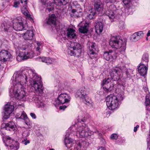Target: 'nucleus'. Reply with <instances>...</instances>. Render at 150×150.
Masks as SVG:
<instances>
[{"mask_svg": "<svg viewBox=\"0 0 150 150\" xmlns=\"http://www.w3.org/2000/svg\"><path fill=\"white\" fill-rule=\"evenodd\" d=\"M16 81H20L25 86L28 81H30L31 86L34 89L36 94H42L43 93V88L41 84V78L35 70L31 69L18 71L16 73Z\"/></svg>", "mask_w": 150, "mask_h": 150, "instance_id": "f257e3e1", "label": "nucleus"}, {"mask_svg": "<svg viewBox=\"0 0 150 150\" xmlns=\"http://www.w3.org/2000/svg\"><path fill=\"white\" fill-rule=\"evenodd\" d=\"M126 67L124 66H117L114 68H112L110 72L111 78H106L103 79L101 83L102 86L105 93L110 92L112 89L115 83H117L120 86L121 89L124 90V84L121 79L120 76L122 73L126 71Z\"/></svg>", "mask_w": 150, "mask_h": 150, "instance_id": "f03ea898", "label": "nucleus"}, {"mask_svg": "<svg viewBox=\"0 0 150 150\" xmlns=\"http://www.w3.org/2000/svg\"><path fill=\"white\" fill-rule=\"evenodd\" d=\"M14 77L15 78L13 81V84L9 88L10 96L12 97L14 95L17 99L22 101H25L28 98L29 99L28 100L30 99L31 97H28L24 90V86H25V85H23L20 81H16V73L14 75Z\"/></svg>", "mask_w": 150, "mask_h": 150, "instance_id": "7ed1b4c3", "label": "nucleus"}, {"mask_svg": "<svg viewBox=\"0 0 150 150\" xmlns=\"http://www.w3.org/2000/svg\"><path fill=\"white\" fill-rule=\"evenodd\" d=\"M124 91L122 89L120 91L119 88L117 89L116 91L118 93L117 95L110 94L107 96L106 98V105L109 109L114 110L117 108L120 101L123 100L124 97Z\"/></svg>", "mask_w": 150, "mask_h": 150, "instance_id": "20e7f679", "label": "nucleus"}, {"mask_svg": "<svg viewBox=\"0 0 150 150\" xmlns=\"http://www.w3.org/2000/svg\"><path fill=\"white\" fill-rule=\"evenodd\" d=\"M110 45L112 47L118 49V51L123 54L126 50V42L119 36H111Z\"/></svg>", "mask_w": 150, "mask_h": 150, "instance_id": "39448f33", "label": "nucleus"}, {"mask_svg": "<svg viewBox=\"0 0 150 150\" xmlns=\"http://www.w3.org/2000/svg\"><path fill=\"white\" fill-rule=\"evenodd\" d=\"M78 125L76 129L77 136L81 138L87 137L92 134L93 132L85 124H83L81 125L78 124Z\"/></svg>", "mask_w": 150, "mask_h": 150, "instance_id": "423d86ee", "label": "nucleus"}, {"mask_svg": "<svg viewBox=\"0 0 150 150\" xmlns=\"http://www.w3.org/2000/svg\"><path fill=\"white\" fill-rule=\"evenodd\" d=\"M30 54V53L28 51V49L25 47V46H23L21 48L16 59L19 61L25 60L32 57Z\"/></svg>", "mask_w": 150, "mask_h": 150, "instance_id": "0eeeda50", "label": "nucleus"}, {"mask_svg": "<svg viewBox=\"0 0 150 150\" xmlns=\"http://www.w3.org/2000/svg\"><path fill=\"white\" fill-rule=\"evenodd\" d=\"M88 145L86 142L79 140L76 141L75 143H73L71 150H86Z\"/></svg>", "mask_w": 150, "mask_h": 150, "instance_id": "6e6552de", "label": "nucleus"}, {"mask_svg": "<svg viewBox=\"0 0 150 150\" xmlns=\"http://www.w3.org/2000/svg\"><path fill=\"white\" fill-rule=\"evenodd\" d=\"M13 27L16 31H20L26 29L25 27L23 26L20 17H17L13 20Z\"/></svg>", "mask_w": 150, "mask_h": 150, "instance_id": "1a4fd4ad", "label": "nucleus"}, {"mask_svg": "<svg viewBox=\"0 0 150 150\" xmlns=\"http://www.w3.org/2000/svg\"><path fill=\"white\" fill-rule=\"evenodd\" d=\"M5 144L8 148L11 150H17L19 148L18 142L11 139L9 137H7Z\"/></svg>", "mask_w": 150, "mask_h": 150, "instance_id": "9d476101", "label": "nucleus"}, {"mask_svg": "<svg viewBox=\"0 0 150 150\" xmlns=\"http://www.w3.org/2000/svg\"><path fill=\"white\" fill-rule=\"evenodd\" d=\"M71 100L70 96L66 93L60 94L58 96L55 102L57 105L64 104L69 102Z\"/></svg>", "mask_w": 150, "mask_h": 150, "instance_id": "9b49d317", "label": "nucleus"}, {"mask_svg": "<svg viewBox=\"0 0 150 150\" xmlns=\"http://www.w3.org/2000/svg\"><path fill=\"white\" fill-rule=\"evenodd\" d=\"M118 10H117L115 6L112 4L110 6L109 8L105 12V14L108 16L112 21L114 18L116 13L117 12Z\"/></svg>", "mask_w": 150, "mask_h": 150, "instance_id": "f8f14e48", "label": "nucleus"}, {"mask_svg": "<svg viewBox=\"0 0 150 150\" xmlns=\"http://www.w3.org/2000/svg\"><path fill=\"white\" fill-rule=\"evenodd\" d=\"M41 94H36L32 98H30L29 100V101H34L37 106L38 107H42L44 106L45 103L44 102L42 99V97L40 95Z\"/></svg>", "mask_w": 150, "mask_h": 150, "instance_id": "ddd939ff", "label": "nucleus"}, {"mask_svg": "<svg viewBox=\"0 0 150 150\" xmlns=\"http://www.w3.org/2000/svg\"><path fill=\"white\" fill-rule=\"evenodd\" d=\"M14 109V107L12 105L9 103L7 104L4 107V118L5 119L8 118Z\"/></svg>", "mask_w": 150, "mask_h": 150, "instance_id": "4468645a", "label": "nucleus"}, {"mask_svg": "<svg viewBox=\"0 0 150 150\" xmlns=\"http://www.w3.org/2000/svg\"><path fill=\"white\" fill-rule=\"evenodd\" d=\"M103 58L107 61H112L116 57V54L115 51L110 50L109 51H106L104 52Z\"/></svg>", "mask_w": 150, "mask_h": 150, "instance_id": "2eb2a0df", "label": "nucleus"}, {"mask_svg": "<svg viewBox=\"0 0 150 150\" xmlns=\"http://www.w3.org/2000/svg\"><path fill=\"white\" fill-rule=\"evenodd\" d=\"M89 93L88 89L85 87H83L78 89L76 93V97L83 98L87 96Z\"/></svg>", "mask_w": 150, "mask_h": 150, "instance_id": "dca6fc26", "label": "nucleus"}, {"mask_svg": "<svg viewBox=\"0 0 150 150\" xmlns=\"http://www.w3.org/2000/svg\"><path fill=\"white\" fill-rule=\"evenodd\" d=\"M22 4L24 2V4L23 5V7L21 8V10L22 13L24 15L26 16L29 19L32 20V17L30 14L28 10L26 9V6H27V1L28 0H20Z\"/></svg>", "mask_w": 150, "mask_h": 150, "instance_id": "f3484780", "label": "nucleus"}, {"mask_svg": "<svg viewBox=\"0 0 150 150\" xmlns=\"http://www.w3.org/2000/svg\"><path fill=\"white\" fill-rule=\"evenodd\" d=\"M10 56V53L8 51L2 50L0 52V60L2 62L8 61Z\"/></svg>", "mask_w": 150, "mask_h": 150, "instance_id": "a211bd4d", "label": "nucleus"}, {"mask_svg": "<svg viewBox=\"0 0 150 150\" xmlns=\"http://www.w3.org/2000/svg\"><path fill=\"white\" fill-rule=\"evenodd\" d=\"M70 48L74 51H76L78 54L81 52V46L80 44L76 42H72L70 45Z\"/></svg>", "mask_w": 150, "mask_h": 150, "instance_id": "6ab92c4d", "label": "nucleus"}, {"mask_svg": "<svg viewBox=\"0 0 150 150\" xmlns=\"http://www.w3.org/2000/svg\"><path fill=\"white\" fill-rule=\"evenodd\" d=\"M145 103L146 110L148 111L146 113V117L147 118H149L150 117L149 115V113H150V95L149 94H147L146 96Z\"/></svg>", "mask_w": 150, "mask_h": 150, "instance_id": "aec40b11", "label": "nucleus"}, {"mask_svg": "<svg viewBox=\"0 0 150 150\" xmlns=\"http://www.w3.org/2000/svg\"><path fill=\"white\" fill-rule=\"evenodd\" d=\"M144 35L142 31H140L134 33L131 37V40L133 41L136 42L139 40Z\"/></svg>", "mask_w": 150, "mask_h": 150, "instance_id": "412c9836", "label": "nucleus"}, {"mask_svg": "<svg viewBox=\"0 0 150 150\" xmlns=\"http://www.w3.org/2000/svg\"><path fill=\"white\" fill-rule=\"evenodd\" d=\"M1 127L2 129H5L7 130H11L14 127V123L12 121H10L7 123H4L2 124Z\"/></svg>", "mask_w": 150, "mask_h": 150, "instance_id": "4be33fe9", "label": "nucleus"}, {"mask_svg": "<svg viewBox=\"0 0 150 150\" xmlns=\"http://www.w3.org/2000/svg\"><path fill=\"white\" fill-rule=\"evenodd\" d=\"M69 133L68 132H67L66 135V137L64 139V143L66 147L68 148H70V149H71V147L73 146V144L72 143L73 142V140L71 138L68 137Z\"/></svg>", "mask_w": 150, "mask_h": 150, "instance_id": "5701e85b", "label": "nucleus"}, {"mask_svg": "<svg viewBox=\"0 0 150 150\" xmlns=\"http://www.w3.org/2000/svg\"><path fill=\"white\" fill-rule=\"evenodd\" d=\"M138 71L141 75L144 76L145 75L147 72L148 68L144 64H141L138 68Z\"/></svg>", "mask_w": 150, "mask_h": 150, "instance_id": "b1692460", "label": "nucleus"}, {"mask_svg": "<svg viewBox=\"0 0 150 150\" xmlns=\"http://www.w3.org/2000/svg\"><path fill=\"white\" fill-rule=\"evenodd\" d=\"M95 43L91 42H88L87 43V45L88 47H89L90 50V54L91 55L90 57L93 58L91 55H94L95 53L96 49L95 47Z\"/></svg>", "mask_w": 150, "mask_h": 150, "instance_id": "393cba45", "label": "nucleus"}, {"mask_svg": "<svg viewBox=\"0 0 150 150\" xmlns=\"http://www.w3.org/2000/svg\"><path fill=\"white\" fill-rule=\"evenodd\" d=\"M95 11L101 12L103 10V5L100 1L99 0L97 2H95L94 5Z\"/></svg>", "mask_w": 150, "mask_h": 150, "instance_id": "a878e982", "label": "nucleus"}, {"mask_svg": "<svg viewBox=\"0 0 150 150\" xmlns=\"http://www.w3.org/2000/svg\"><path fill=\"white\" fill-rule=\"evenodd\" d=\"M23 37L25 40H32L33 38V33L32 31L28 30L24 34Z\"/></svg>", "mask_w": 150, "mask_h": 150, "instance_id": "bb28decb", "label": "nucleus"}, {"mask_svg": "<svg viewBox=\"0 0 150 150\" xmlns=\"http://www.w3.org/2000/svg\"><path fill=\"white\" fill-rule=\"evenodd\" d=\"M103 23L102 22H99L96 23L95 26L96 32L98 33H100L103 31Z\"/></svg>", "mask_w": 150, "mask_h": 150, "instance_id": "cd10ccee", "label": "nucleus"}, {"mask_svg": "<svg viewBox=\"0 0 150 150\" xmlns=\"http://www.w3.org/2000/svg\"><path fill=\"white\" fill-rule=\"evenodd\" d=\"M69 0H54V4L57 6V8H59V6L66 5Z\"/></svg>", "mask_w": 150, "mask_h": 150, "instance_id": "c85d7f7f", "label": "nucleus"}, {"mask_svg": "<svg viewBox=\"0 0 150 150\" xmlns=\"http://www.w3.org/2000/svg\"><path fill=\"white\" fill-rule=\"evenodd\" d=\"M67 36L71 38H74L76 36V31L71 28H68L67 30Z\"/></svg>", "mask_w": 150, "mask_h": 150, "instance_id": "c756f323", "label": "nucleus"}, {"mask_svg": "<svg viewBox=\"0 0 150 150\" xmlns=\"http://www.w3.org/2000/svg\"><path fill=\"white\" fill-rule=\"evenodd\" d=\"M84 24L83 25H81L79 28V31L83 33H86L87 32L89 27V23H88L85 22Z\"/></svg>", "mask_w": 150, "mask_h": 150, "instance_id": "7c9ffc66", "label": "nucleus"}, {"mask_svg": "<svg viewBox=\"0 0 150 150\" xmlns=\"http://www.w3.org/2000/svg\"><path fill=\"white\" fill-rule=\"evenodd\" d=\"M39 59L40 61L44 62L47 64H51L55 61L54 59L49 57H42V58L40 57Z\"/></svg>", "mask_w": 150, "mask_h": 150, "instance_id": "2f4dec72", "label": "nucleus"}, {"mask_svg": "<svg viewBox=\"0 0 150 150\" xmlns=\"http://www.w3.org/2000/svg\"><path fill=\"white\" fill-rule=\"evenodd\" d=\"M96 13L95 10L93 8H91V10H89L88 12V15L86 18L88 20H90L93 19L96 16Z\"/></svg>", "mask_w": 150, "mask_h": 150, "instance_id": "473e14b6", "label": "nucleus"}, {"mask_svg": "<svg viewBox=\"0 0 150 150\" xmlns=\"http://www.w3.org/2000/svg\"><path fill=\"white\" fill-rule=\"evenodd\" d=\"M82 9H72L71 12L74 14L75 17H79L82 16L83 13Z\"/></svg>", "mask_w": 150, "mask_h": 150, "instance_id": "72a5a7b5", "label": "nucleus"}, {"mask_svg": "<svg viewBox=\"0 0 150 150\" xmlns=\"http://www.w3.org/2000/svg\"><path fill=\"white\" fill-rule=\"evenodd\" d=\"M47 23L48 24H53L56 25V17L54 14L51 15L47 21Z\"/></svg>", "mask_w": 150, "mask_h": 150, "instance_id": "f704fd0d", "label": "nucleus"}, {"mask_svg": "<svg viewBox=\"0 0 150 150\" xmlns=\"http://www.w3.org/2000/svg\"><path fill=\"white\" fill-rule=\"evenodd\" d=\"M148 58L149 56L147 54H144L142 57V60L140 64L144 65L146 64L147 65L149 61Z\"/></svg>", "mask_w": 150, "mask_h": 150, "instance_id": "c9c22d12", "label": "nucleus"}, {"mask_svg": "<svg viewBox=\"0 0 150 150\" xmlns=\"http://www.w3.org/2000/svg\"><path fill=\"white\" fill-rule=\"evenodd\" d=\"M20 119H23L24 120L25 124L27 125H28L30 124V120L28 118L27 115L25 112H23L22 115L20 116Z\"/></svg>", "mask_w": 150, "mask_h": 150, "instance_id": "e433bc0d", "label": "nucleus"}, {"mask_svg": "<svg viewBox=\"0 0 150 150\" xmlns=\"http://www.w3.org/2000/svg\"><path fill=\"white\" fill-rule=\"evenodd\" d=\"M83 99H84L83 101L85 104L88 106H91L92 105V101L89 98L87 95L83 98Z\"/></svg>", "mask_w": 150, "mask_h": 150, "instance_id": "4c0bfd02", "label": "nucleus"}, {"mask_svg": "<svg viewBox=\"0 0 150 150\" xmlns=\"http://www.w3.org/2000/svg\"><path fill=\"white\" fill-rule=\"evenodd\" d=\"M134 11L133 7H129L125 9V12L127 14H132Z\"/></svg>", "mask_w": 150, "mask_h": 150, "instance_id": "58836bf2", "label": "nucleus"}, {"mask_svg": "<svg viewBox=\"0 0 150 150\" xmlns=\"http://www.w3.org/2000/svg\"><path fill=\"white\" fill-rule=\"evenodd\" d=\"M68 50V53L71 56L74 55L76 54H78V52L76 51H74L72 50V49H71L70 48Z\"/></svg>", "mask_w": 150, "mask_h": 150, "instance_id": "ea45409f", "label": "nucleus"}, {"mask_svg": "<svg viewBox=\"0 0 150 150\" xmlns=\"http://www.w3.org/2000/svg\"><path fill=\"white\" fill-rule=\"evenodd\" d=\"M124 22L123 21H121L120 22L119 25V27L121 29H122L124 28Z\"/></svg>", "mask_w": 150, "mask_h": 150, "instance_id": "a19ab883", "label": "nucleus"}, {"mask_svg": "<svg viewBox=\"0 0 150 150\" xmlns=\"http://www.w3.org/2000/svg\"><path fill=\"white\" fill-rule=\"evenodd\" d=\"M110 137L112 139H116L118 138V136L116 134H113L111 135Z\"/></svg>", "mask_w": 150, "mask_h": 150, "instance_id": "79ce46f5", "label": "nucleus"}, {"mask_svg": "<svg viewBox=\"0 0 150 150\" xmlns=\"http://www.w3.org/2000/svg\"><path fill=\"white\" fill-rule=\"evenodd\" d=\"M20 4V2L19 1H14L13 6L16 8L18 7V6Z\"/></svg>", "mask_w": 150, "mask_h": 150, "instance_id": "37998d69", "label": "nucleus"}, {"mask_svg": "<svg viewBox=\"0 0 150 150\" xmlns=\"http://www.w3.org/2000/svg\"><path fill=\"white\" fill-rule=\"evenodd\" d=\"M131 0H122V2L125 5L128 4L131 2Z\"/></svg>", "mask_w": 150, "mask_h": 150, "instance_id": "c03bdc74", "label": "nucleus"}, {"mask_svg": "<svg viewBox=\"0 0 150 150\" xmlns=\"http://www.w3.org/2000/svg\"><path fill=\"white\" fill-rule=\"evenodd\" d=\"M24 112V111L21 112H20L19 113H17L16 115V117L17 118L20 119V116L22 115V114Z\"/></svg>", "mask_w": 150, "mask_h": 150, "instance_id": "a18cd8bd", "label": "nucleus"}, {"mask_svg": "<svg viewBox=\"0 0 150 150\" xmlns=\"http://www.w3.org/2000/svg\"><path fill=\"white\" fill-rule=\"evenodd\" d=\"M60 9L61 10H62L61 8H60ZM66 11L67 10L66 9L63 8L62 10V12L61 13V15H64L65 14H66Z\"/></svg>", "mask_w": 150, "mask_h": 150, "instance_id": "49530a36", "label": "nucleus"}, {"mask_svg": "<svg viewBox=\"0 0 150 150\" xmlns=\"http://www.w3.org/2000/svg\"><path fill=\"white\" fill-rule=\"evenodd\" d=\"M54 6H51L50 7V8H46V11H48V12H50V11L53 10L54 9Z\"/></svg>", "mask_w": 150, "mask_h": 150, "instance_id": "de8ad7c7", "label": "nucleus"}, {"mask_svg": "<svg viewBox=\"0 0 150 150\" xmlns=\"http://www.w3.org/2000/svg\"><path fill=\"white\" fill-rule=\"evenodd\" d=\"M116 0H105L106 3H114L116 1Z\"/></svg>", "mask_w": 150, "mask_h": 150, "instance_id": "09e8293b", "label": "nucleus"}, {"mask_svg": "<svg viewBox=\"0 0 150 150\" xmlns=\"http://www.w3.org/2000/svg\"><path fill=\"white\" fill-rule=\"evenodd\" d=\"M77 4V3H76ZM75 9H82L81 8V6L79 4H76V5H75Z\"/></svg>", "mask_w": 150, "mask_h": 150, "instance_id": "8fccbe9b", "label": "nucleus"}, {"mask_svg": "<svg viewBox=\"0 0 150 150\" xmlns=\"http://www.w3.org/2000/svg\"><path fill=\"white\" fill-rule=\"evenodd\" d=\"M30 115L33 118L35 119L36 118V115L34 113H30Z\"/></svg>", "mask_w": 150, "mask_h": 150, "instance_id": "3c124183", "label": "nucleus"}, {"mask_svg": "<svg viewBox=\"0 0 150 150\" xmlns=\"http://www.w3.org/2000/svg\"><path fill=\"white\" fill-rule=\"evenodd\" d=\"M67 108V106L66 105H63V106H60L59 107L60 110H64L65 108Z\"/></svg>", "mask_w": 150, "mask_h": 150, "instance_id": "603ef678", "label": "nucleus"}, {"mask_svg": "<svg viewBox=\"0 0 150 150\" xmlns=\"http://www.w3.org/2000/svg\"><path fill=\"white\" fill-rule=\"evenodd\" d=\"M47 8H50V7L51 6H54L53 4L50 3L47 4Z\"/></svg>", "mask_w": 150, "mask_h": 150, "instance_id": "864d4df0", "label": "nucleus"}, {"mask_svg": "<svg viewBox=\"0 0 150 150\" xmlns=\"http://www.w3.org/2000/svg\"><path fill=\"white\" fill-rule=\"evenodd\" d=\"M47 0H41V2L42 3V4L45 5H46V4Z\"/></svg>", "mask_w": 150, "mask_h": 150, "instance_id": "5fc2aeb1", "label": "nucleus"}, {"mask_svg": "<svg viewBox=\"0 0 150 150\" xmlns=\"http://www.w3.org/2000/svg\"><path fill=\"white\" fill-rule=\"evenodd\" d=\"M144 91L146 92V93L147 94H149V92L148 91V88H145L144 89Z\"/></svg>", "mask_w": 150, "mask_h": 150, "instance_id": "6e6d98bb", "label": "nucleus"}, {"mask_svg": "<svg viewBox=\"0 0 150 150\" xmlns=\"http://www.w3.org/2000/svg\"><path fill=\"white\" fill-rule=\"evenodd\" d=\"M148 142V147L147 148V150H150V142Z\"/></svg>", "mask_w": 150, "mask_h": 150, "instance_id": "4d7b16f0", "label": "nucleus"}, {"mask_svg": "<svg viewBox=\"0 0 150 150\" xmlns=\"http://www.w3.org/2000/svg\"><path fill=\"white\" fill-rule=\"evenodd\" d=\"M30 141L29 140H27L26 141H25L23 143V144L25 145H27L29 143H30Z\"/></svg>", "mask_w": 150, "mask_h": 150, "instance_id": "13d9d810", "label": "nucleus"}, {"mask_svg": "<svg viewBox=\"0 0 150 150\" xmlns=\"http://www.w3.org/2000/svg\"><path fill=\"white\" fill-rule=\"evenodd\" d=\"M36 50L37 52H38L39 53H40V48L39 46L37 47L36 49Z\"/></svg>", "mask_w": 150, "mask_h": 150, "instance_id": "bf43d9fd", "label": "nucleus"}, {"mask_svg": "<svg viewBox=\"0 0 150 150\" xmlns=\"http://www.w3.org/2000/svg\"><path fill=\"white\" fill-rule=\"evenodd\" d=\"M9 28H5L4 29V31L7 32H8L10 30Z\"/></svg>", "mask_w": 150, "mask_h": 150, "instance_id": "052dcab7", "label": "nucleus"}, {"mask_svg": "<svg viewBox=\"0 0 150 150\" xmlns=\"http://www.w3.org/2000/svg\"><path fill=\"white\" fill-rule=\"evenodd\" d=\"M98 150H106L105 148L104 147H101Z\"/></svg>", "mask_w": 150, "mask_h": 150, "instance_id": "680f3d73", "label": "nucleus"}, {"mask_svg": "<svg viewBox=\"0 0 150 150\" xmlns=\"http://www.w3.org/2000/svg\"><path fill=\"white\" fill-rule=\"evenodd\" d=\"M97 132L98 133V134L99 135V136L100 137H102V134L100 133H99V132L98 131H97Z\"/></svg>", "mask_w": 150, "mask_h": 150, "instance_id": "e2e57ef3", "label": "nucleus"}, {"mask_svg": "<svg viewBox=\"0 0 150 150\" xmlns=\"http://www.w3.org/2000/svg\"><path fill=\"white\" fill-rule=\"evenodd\" d=\"M147 36L148 37L150 36V30H149L147 34Z\"/></svg>", "mask_w": 150, "mask_h": 150, "instance_id": "0e129e2a", "label": "nucleus"}, {"mask_svg": "<svg viewBox=\"0 0 150 150\" xmlns=\"http://www.w3.org/2000/svg\"><path fill=\"white\" fill-rule=\"evenodd\" d=\"M77 126V125H73L72 126V127L71 128H70L71 129L72 128V129H73V128H75V127H76V126ZM70 130H71V129H70Z\"/></svg>", "mask_w": 150, "mask_h": 150, "instance_id": "69168bd1", "label": "nucleus"}, {"mask_svg": "<svg viewBox=\"0 0 150 150\" xmlns=\"http://www.w3.org/2000/svg\"><path fill=\"white\" fill-rule=\"evenodd\" d=\"M137 128H136V127H135L134 128V132H135L137 131Z\"/></svg>", "mask_w": 150, "mask_h": 150, "instance_id": "338daca9", "label": "nucleus"}, {"mask_svg": "<svg viewBox=\"0 0 150 150\" xmlns=\"http://www.w3.org/2000/svg\"><path fill=\"white\" fill-rule=\"evenodd\" d=\"M37 45H38V47L40 45V43L39 42H37Z\"/></svg>", "mask_w": 150, "mask_h": 150, "instance_id": "774afa93", "label": "nucleus"}]
</instances>
